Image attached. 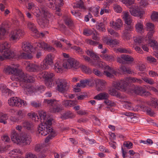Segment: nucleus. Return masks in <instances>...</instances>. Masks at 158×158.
<instances>
[{
  "mask_svg": "<svg viewBox=\"0 0 158 158\" xmlns=\"http://www.w3.org/2000/svg\"><path fill=\"white\" fill-rule=\"evenodd\" d=\"M39 114L41 122H43V123L39 125L38 131L43 136H45L49 133H51L45 139V142L48 143L50 139L57 135V133L53 131V130L51 127L53 119L48 115H47L45 112L41 111L40 112Z\"/></svg>",
  "mask_w": 158,
  "mask_h": 158,
  "instance_id": "f257e3e1",
  "label": "nucleus"
},
{
  "mask_svg": "<svg viewBox=\"0 0 158 158\" xmlns=\"http://www.w3.org/2000/svg\"><path fill=\"white\" fill-rule=\"evenodd\" d=\"M10 44L7 42L0 44V60L14 58L26 59L32 58V56L30 53L22 52L19 55L18 53L10 50Z\"/></svg>",
  "mask_w": 158,
  "mask_h": 158,
  "instance_id": "f03ea898",
  "label": "nucleus"
},
{
  "mask_svg": "<svg viewBox=\"0 0 158 158\" xmlns=\"http://www.w3.org/2000/svg\"><path fill=\"white\" fill-rule=\"evenodd\" d=\"M4 72L6 74H13L10 79L13 81L32 82L34 81V78L32 76L24 74L21 70L13 67L9 66L5 68Z\"/></svg>",
  "mask_w": 158,
  "mask_h": 158,
  "instance_id": "7ed1b4c3",
  "label": "nucleus"
},
{
  "mask_svg": "<svg viewBox=\"0 0 158 158\" xmlns=\"http://www.w3.org/2000/svg\"><path fill=\"white\" fill-rule=\"evenodd\" d=\"M41 11L36 6L32 11L34 15L38 18L37 21L38 24L42 28L47 27L49 24L48 19L52 15L45 7L41 6Z\"/></svg>",
  "mask_w": 158,
  "mask_h": 158,
  "instance_id": "20e7f679",
  "label": "nucleus"
},
{
  "mask_svg": "<svg viewBox=\"0 0 158 158\" xmlns=\"http://www.w3.org/2000/svg\"><path fill=\"white\" fill-rule=\"evenodd\" d=\"M142 81L140 79L135 77H127L124 79L114 81L112 85L116 89L121 90L123 91H127V86L130 83H141Z\"/></svg>",
  "mask_w": 158,
  "mask_h": 158,
  "instance_id": "39448f33",
  "label": "nucleus"
},
{
  "mask_svg": "<svg viewBox=\"0 0 158 158\" xmlns=\"http://www.w3.org/2000/svg\"><path fill=\"white\" fill-rule=\"evenodd\" d=\"M11 138L12 141L17 144H20L22 143L23 145H29L31 141L30 136L27 134L23 135L20 139L19 134L15 130L12 131Z\"/></svg>",
  "mask_w": 158,
  "mask_h": 158,
  "instance_id": "423d86ee",
  "label": "nucleus"
},
{
  "mask_svg": "<svg viewBox=\"0 0 158 158\" xmlns=\"http://www.w3.org/2000/svg\"><path fill=\"white\" fill-rule=\"evenodd\" d=\"M44 102L51 106L50 111L52 112H59L62 110L61 106L58 103V101L53 99L48 100L45 99Z\"/></svg>",
  "mask_w": 158,
  "mask_h": 158,
  "instance_id": "0eeeda50",
  "label": "nucleus"
},
{
  "mask_svg": "<svg viewBox=\"0 0 158 158\" xmlns=\"http://www.w3.org/2000/svg\"><path fill=\"white\" fill-rule=\"evenodd\" d=\"M42 77L45 80V84L48 87H51L53 86V78L54 74L51 72L45 71L42 73Z\"/></svg>",
  "mask_w": 158,
  "mask_h": 158,
  "instance_id": "6e6552de",
  "label": "nucleus"
},
{
  "mask_svg": "<svg viewBox=\"0 0 158 158\" xmlns=\"http://www.w3.org/2000/svg\"><path fill=\"white\" fill-rule=\"evenodd\" d=\"M23 35V31L20 29H16L12 31L9 35L11 40L16 41L19 40L20 37Z\"/></svg>",
  "mask_w": 158,
  "mask_h": 158,
  "instance_id": "1a4fd4ad",
  "label": "nucleus"
},
{
  "mask_svg": "<svg viewBox=\"0 0 158 158\" xmlns=\"http://www.w3.org/2000/svg\"><path fill=\"white\" fill-rule=\"evenodd\" d=\"M78 65V62L73 58H69L67 61L63 64V67L66 69H70L71 68L77 69Z\"/></svg>",
  "mask_w": 158,
  "mask_h": 158,
  "instance_id": "9d476101",
  "label": "nucleus"
},
{
  "mask_svg": "<svg viewBox=\"0 0 158 158\" xmlns=\"http://www.w3.org/2000/svg\"><path fill=\"white\" fill-rule=\"evenodd\" d=\"M57 84V90L60 93H64L69 89V85L65 80H60Z\"/></svg>",
  "mask_w": 158,
  "mask_h": 158,
  "instance_id": "9b49d317",
  "label": "nucleus"
},
{
  "mask_svg": "<svg viewBox=\"0 0 158 158\" xmlns=\"http://www.w3.org/2000/svg\"><path fill=\"white\" fill-rule=\"evenodd\" d=\"M26 69L28 71L35 73L40 72V65L37 63H31L27 62L25 64Z\"/></svg>",
  "mask_w": 158,
  "mask_h": 158,
  "instance_id": "f8f14e48",
  "label": "nucleus"
},
{
  "mask_svg": "<svg viewBox=\"0 0 158 158\" xmlns=\"http://www.w3.org/2000/svg\"><path fill=\"white\" fill-rule=\"evenodd\" d=\"M49 8L52 9H55L56 7L59 8L64 4L63 0H50L48 3H46Z\"/></svg>",
  "mask_w": 158,
  "mask_h": 158,
  "instance_id": "ddd939ff",
  "label": "nucleus"
},
{
  "mask_svg": "<svg viewBox=\"0 0 158 158\" xmlns=\"http://www.w3.org/2000/svg\"><path fill=\"white\" fill-rule=\"evenodd\" d=\"M152 37L148 38V36L145 37V42L147 44L152 47L155 51L158 54V44L155 40L152 39Z\"/></svg>",
  "mask_w": 158,
  "mask_h": 158,
  "instance_id": "4468645a",
  "label": "nucleus"
},
{
  "mask_svg": "<svg viewBox=\"0 0 158 158\" xmlns=\"http://www.w3.org/2000/svg\"><path fill=\"white\" fill-rule=\"evenodd\" d=\"M130 11L131 14L135 16L140 17L144 14V11L141 10L137 6H133L130 8Z\"/></svg>",
  "mask_w": 158,
  "mask_h": 158,
  "instance_id": "2eb2a0df",
  "label": "nucleus"
},
{
  "mask_svg": "<svg viewBox=\"0 0 158 158\" xmlns=\"http://www.w3.org/2000/svg\"><path fill=\"white\" fill-rule=\"evenodd\" d=\"M23 88V92L28 95H33L36 94L37 90L35 87L31 85H26Z\"/></svg>",
  "mask_w": 158,
  "mask_h": 158,
  "instance_id": "dca6fc26",
  "label": "nucleus"
},
{
  "mask_svg": "<svg viewBox=\"0 0 158 158\" xmlns=\"http://www.w3.org/2000/svg\"><path fill=\"white\" fill-rule=\"evenodd\" d=\"M118 73L113 68H111L108 65H106L105 67L104 74L107 77L113 78L114 75H116Z\"/></svg>",
  "mask_w": 158,
  "mask_h": 158,
  "instance_id": "f3484780",
  "label": "nucleus"
},
{
  "mask_svg": "<svg viewBox=\"0 0 158 158\" xmlns=\"http://www.w3.org/2000/svg\"><path fill=\"white\" fill-rule=\"evenodd\" d=\"M21 99L17 97H12L8 100V103L9 106L18 108L21 107Z\"/></svg>",
  "mask_w": 158,
  "mask_h": 158,
  "instance_id": "a211bd4d",
  "label": "nucleus"
},
{
  "mask_svg": "<svg viewBox=\"0 0 158 158\" xmlns=\"http://www.w3.org/2000/svg\"><path fill=\"white\" fill-rule=\"evenodd\" d=\"M95 83L96 85V89L97 91H101L105 89L106 85V83L105 81L98 79L96 80Z\"/></svg>",
  "mask_w": 158,
  "mask_h": 158,
  "instance_id": "6ab92c4d",
  "label": "nucleus"
},
{
  "mask_svg": "<svg viewBox=\"0 0 158 158\" xmlns=\"http://www.w3.org/2000/svg\"><path fill=\"white\" fill-rule=\"evenodd\" d=\"M110 26L116 30H120L123 26V23L121 20L118 19L115 21L111 20L110 23Z\"/></svg>",
  "mask_w": 158,
  "mask_h": 158,
  "instance_id": "aec40b11",
  "label": "nucleus"
},
{
  "mask_svg": "<svg viewBox=\"0 0 158 158\" xmlns=\"http://www.w3.org/2000/svg\"><path fill=\"white\" fill-rule=\"evenodd\" d=\"M22 50L25 52H35V48L30 43L27 42L22 43L21 47Z\"/></svg>",
  "mask_w": 158,
  "mask_h": 158,
  "instance_id": "412c9836",
  "label": "nucleus"
},
{
  "mask_svg": "<svg viewBox=\"0 0 158 158\" xmlns=\"http://www.w3.org/2000/svg\"><path fill=\"white\" fill-rule=\"evenodd\" d=\"M145 37H139L136 39V42L142 46L144 51L148 52V48L147 45H145L146 44L145 42Z\"/></svg>",
  "mask_w": 158,
  "mask_h": 158,
  "instance_id": "4be33fe9",
  "label": "nucleus"
},
{
  "mask_svg": "<svg viewBox=\"0 0 158 158\" xmlns=\"http://www.w3.org/2000/svg\"><path fill=\"white\" fill-rule=\"evenodd\" d=\"M146 26L147 30L149 31L147 34V36H148V38L152 37L154 32L153 24L150 23H146Z\"/></svg>",
  "mask_w": 158,
  "mask_h": 158,
  "instance_id": "5701e85b",
  "label": "nucleus"
},
{
  "mask_svg": "<svg viewBox=\"0 0 158 158\" xmlns=\"http://www.w3.org/2000/svg\"><path fill=\"white\" fill-rule=\"evenodd\" d=\"M54 57L55 56L53 54H49L45 56L43 60L49 66H51L53 64V60Z\"/></svg>",
  "mask_w": 158,
  "mask_h": 158,
  "instance_id": "b1692460",
  "label": "nucleus"
},
{
  "mask_svg": "<svg viewBox=\"0 0 158 158\" xmlns=\"http://www.w3.org/2000/svg\"><path fill=\"white\" fill-rule=\"evenodd\" d=\"M27 24L28 28L33 32V34H37L36 35L37 37L39 36L38 34V31L35 24L30 22H27Z\"/></svg>",
  "mask_w": 158,
  "mask_h": 158,
  "instance_id": "393cba45",
  "label": "nucleus"
},
{
  "mask_svg": "<svg viewBox=\"0 0 158 158\" xmlns=\"http://www.w3.org/2000/svg\"><path fill=\"white\" fill-rule=\"evenodd\" d=\"M109 96L108 94L106 92H103L100 93L96 95L94 98L98 100H106L108 98Z\"/></svg>",
  "mask_w": 158,
  "mask_h": 158,
  "instance_id": "a878e982",
  "label": "nucleus"
},
{
  "mask_svg": "<svg viewBox=\"0 0 158 158\" xmlns=\"http://www.w3.org/2000/svg\"><path fill=\"white\" fill-rule=\"evenodd\" d=\"M73 7L74 9L78 8L81 10V11H84L85 10V8L84 5V3L81 1L73 3Z\"/></svg>",
  "mask_w": 158,
  "mask_h": 158,
  "instance_id": "bb28decb",
  "label": "nucleus"
},
{
  "mask_svg": "<svg viewBox=\"0 0 158 158\" xmlns=\"http://www.w3.org/2000/svg\"><path fill=\"white\" fill-rule=\"evenodd\" d=\"M47 43L44 41H39L35 42L34 44V48L35 47L37 48H40L41 49H43L45 50V48L47 46Z\"/></svg>",
  "mask_w": 158,
  "mask_h": 158,
  "instance_id": "cd10ccee",
  "label": "nucleus"
},
{
  "mask_svg": "<svg viewBox=\"0 0 158 158\" xmlns=\"http://www.w3.org/2000/svg\"><path fill=\"white\" fill-rule=\"evenodd\" d=\"M23 126L28 130H32L34 129V125L31 121H25L23 123Z\"/></svg>",
  "mask_w": 158,
  "mask_h": 158,
  "instance_id": "c85d7f7f",
  "label": "nucleus"
},
{
  "mask_svg": "<svg viewBox=\"0 0 158 158\" xmlns=\"http://www.w3.org/2000/svg\"><path fill=\"white\" fill-rule=\"evenodd\" d=\"M63 67L62 64L60 62L58 61L54 64L53 69L57 73H61L63 69Z\"/></svg>",
  "mask_w": 158,
  "mask_h": 158,
  "instance_id": "c756f323",
  "label": "nucleus"
},
{
  "mask_svg": "<svg viewBox=\"0 0 158 158\" xmlns=\"http://www.w3.org/2000/svg\"><path fill=\"white\" fill-rule=\"evenodd\" d=\"M77 103L76 101L64 100L62 102V105L65 107L72 106Z\"/></svg>",
  "mask_w": 158,
  "mask_h": 158,
  "instance_id": "7c9ffc66",
  "label": "nucleus"
},
{
  "mask_svg": "<svg viewBox=\"0 0 158 158\" xmlns=\"http://www.w3.org/2000/svg\"><path fill=\"white\" fill-rule=\"evenodd\" d=\"M106 42L107 44L112 47L115 46L119 43V40L116 39H108L106 40Z\"/></svg>",
  "mask_w": 158,
  "mask_h": 158,
  "instance_id": "2f4dec72",
  "label": "nucleus"
},
{
  "mask_svg": "<svg viewBox=\"0 0 158 158\" xmlns=\"http://www.w3.org/2000/svg\"><path fill=\"white\" fill-rule=\"evenodd\" d=\"M144 89L142 87L137 86L135 87L133 89L131 90L130 93H134L136 94L141 95Z\"/></svg>",
  "mask_w": 158,
  "mask_h": 158,
  "instance_id": "473e14b6",
  "label": "nucleus"
},
{
  "mask_svg": "<svg viewBox=\"0 0 158 158\" xmlns=\"http://www.w3.org/2000/svg\"><path fill=\"white\" fill-rule=\"evenodd\" d=\"M41 111H40L39 112V114L40 112ZM44 112V111H43ZM27 115L29 117L31 118L33 120H35V121H38L39 120L41 122V124L43 122H41V120L40 119V114H39V117L40 118H39V116L36 115L35 114V113H29L27 114Z\"/></svg>",
  "mask_w": 158,
  "mask_h": 158,
  "instance_id": "72a5a7b5",
  "label": "nucleus"
},
{
  "mask_svg": "<svg viewBox=\"0 0 158 158\" xmlns=\"http://www.w3.org/2000/svg\"><path fill=\"white\" fill-rule=\"evenodd\" d=\"M123 107L129 110H134L135 111L134 109V105L131 103L126 101L124 102V103L123 105Z\"/></svg>",
  "mask_w": 158,
  "mask_h": 158,
  "instance_id": "f704fd0d",
  "label": "nucleus"
},
{
  "mask_svg": "<svg viewBox=\"0 0 158 158\" xmlns=\"http://www.w3.org/2000/svg\"><path fill=\"white\" fill-rule=\"evenodd\" d=\"M8 119V116L6 114L0 113V123L5 124L7 123L6 120Z\"/></svg>",
  "mask_w": 158,
  "mask_h": 158,
  "instance_id": "c9c22d12",
  "label": "nucleus"
},
{
  "mask_svg": "<svg viewBox=\"0 0 158 158\" xmlns=\"http://www.w3.org/2000/svg\"><path fill=\"white\" fill-rule=\"evenodd\" d=\"M137 32L139 33L143 32L144 29L143 27V24L141 22H138L135 25Z\"/></svg>",
  "mask_w": 158,
  "mask_h": 158,
  "instance_id": "e433bc0d",
  "label": "nucleus"
},
{
  "mask_svg": "<svg viewBox=\"0 0 158 158\" xmlns=\"http://www.w3.org/2000/svg\"><path fill=\"white\" fill-rule=\"evenodd\" d=\"M100 7L98 6L91 8L90 9V10L92 12L93 14L95 16L97 17L99 15V9Z\"/></svg>",
  "mask_w": 158,
  "mask_h": 158,
  "instance_id": "4c0bfd02",
  "label": "nucleus"
},
{
  "mask_svg": "<svg viewBox=\"0 0 158 158\" xmlns=\"http://www.w3.org/2000/svg\"><path fill=\"white\" fill-rule=\"evenodd\" d=\"M49 65L43 60L40 65V71L41 72L44 70L48 69L49 68Z\"/></svg>",
  "mask_w": 158,
  "mask_h": 158,
  "instance_id": "58836bf2",
  "label": "nucleus"
},
{
  "mask_svg": "<svg viewBox=\"0 0 158 158\" xmlns=\"http://www.w3.org/2000/svg\"><path fill=\"white\" fill-rule=\"evenodd\" d=\"M148 104L155 108L157 107L158 108V100L156 98H152Z\"/></svg>",
  "mask_w": 158,
  "mask_h": 158,
  "instance_id": "ea45409f",
  "label": "nucleus"
},
{
  "mask_svg": "<svg viewBox=\"0 0 158 158\" xmlns=\"http://www.w3.org/2000/svg\"><path fill=\"white\" fill-rule=\"evenodd\" d=\"M21 151L19 149H15L12 150L9 152V156L11 157H15V158L16 156L18 154H19Z\"/></svg>",
  "mask_w": 158,
  "mask_h": 158,
  "instance_id": "a19ab883",
  "label": "nucleus"
},
{
  "mask_svg": "<svg viewBox=\"0 0 158 158\" xmlns=\"http://www.w3.org/2000/svg\"><path fill=\"white\" fill-rule=\"evenodd\" d=\"M120 69L122 72H125L127 74H132L134 72L133 71L128 67H126L125 66H122L120 68Z\"/></svg>",
  "mask_w": 158,
  "mask_h": 158,
  "instance_id": "79ce46f5",
  "label": "nucleus"
},
{
  "mask_svg": "<svg viewBox=\"0 0 158 158\" xmlns=\"http://www.w3.org/2000/svg\"><path fill=\"white\" fill-rule=\"evenodd\" d=\"M100 56L103 59L106 60L112 61L114 60V57L110 55L103 54Z\"/></svg>",
  "mask_w": 158,
  "mask_h": 158,
  "instance_id": "37998d69",
  "label": "nucleus"
},
{
  "mask_svg": "<svg viewBox=\"0 0 158 158\" xmlns=\"http://www.w3.org/2000/svg\"><path fill=\"white\" fill-rule=\"evenodd\" d=\"M121 58L124 60L127 61H133L134 60L133 58L131 56L126 54L121 55Z\"/></svg>",
  "mask_w": 158,
  "mask_h": 158,
  "instance_id": "c03bdc74",
  "label": "nucleus"
},
{
  "mask_svg": "<svg viewBox=\"0 0 158 158\" xmlns=\"http://www.w3.org/2000/svg\"><path fill=\"white\" fill-rule=\"evenodd\" d=\"M86 54L91 57L93 58L94 60H96L99 58L98 56L96 55L91 50H87L86 52Z\"/></svg>",
  "mask_w": 158,
  "mask_h": 158,
  "instance_id": "a18cd8bd",
  "label": "nucleus"
},
{
  "mask_svg": "<svg viewBox=\"0 0 158 158\" xmlns=\"http://www.w3.org/2000/svg\"><path fill=\"white\" fill-rule=\"evenodd\" d=\"M1 88L2 93H5L6 94H7L8 95H9L10 94L12 91L10 89L7 88L5 85L1 86Z\"/></svg>",
  "mask_w": 158,
  "mask_h": 158,
  "instance_id": "49530a36",
  "label": "nucleus"
},
{
  "mask_svg": "<svg viewBox=\"0 0 158 158\" xmlns=\"http://www.w3.org/2000/svg\"><path fill=\"white\" fill-rule=\"evenodd\" d=\"M6 34V31L5 28L2 27H0V39L3 38Z\"/></svg>",
  "mask_w": 158,
  "mask_h": 158,
  "instance_id": "de8ad7c7",
  "label": "nucleus"
},
{
  "mask_svg": "<svg viewBox=\"0 0 158 158\" xmlns=\"http://www.w3.org/2000/svg\"><path fill=\"white\" fill-rule=\"evenodd\" d=\"M17 115L18 116V118L20 119H22L25 116V114L24 111L22 110H19L16 113Z\"/></svg>",
  "mask_w": 158,
  "mask_h": 158,
  "instance_id": "09e8293b",
  "label": "nucleus"
},
{
  "mask_svg": "<svg viewBox=\"0 0 158 158\" xmlns=\"http://www.w3.org/2000/svg\"><path fill=\"white\" fill-rule=\"evenodd\" d=\"M88 82V81L87 80H81L80 81V83H77V86L84 88L86 85V84Z\"/></svg>",
  "mask_w": 158,
  "mask_h": 158,
  "instance_id": "8fccbe9b",
  "label": "nucleus"
},
{
  "mask_svg": "<svg viewBox=\"0 0 158 158\" xmlns=\"http://www.w3.org/2000/svg\"><path fill=\"white\" fill-rule=\"evenodd\" d=\"M109 93L111 95L118 96H119L118 93L114 88H111L109 90Z\"/></svg>",
  "mask_w": 158,
  "mask_h": 158,
  "instance_id": "3c124183",
  "label": "nucleus"
},
{
  "mask_svg": "<svg viewBox=\"0 0 158 158\" xmlns=\"http://www.w3.org/2000/svg\"><path fill=\"white\" fill-rule=\"evenodd\" d=\"M145 82L150 85H153L154 84L155 82L153 79L151 78H148L147 77H144L142 78Z\"/></svg>",
  "mask_w": 158,
  "mask_h": 158,
  "instance_id": "603ef678",
  "label": "nucleus"
},
{
  "mask_svg": "<svg viewBox=\"0 0 158 158\" xmlns=\"http://www.w3.org/2000/svg\"><path fill=\"white\" fill-rule=\"evenodd\" d=\"M93 31L91 29L87 28L84 30L83 34L87 36H89L93 33Z\"/></svg>",
  "mask_w": 158,
  "mask_h": 158,
  "instance_id": "864d4df0",
  "label": "nucleus"
},
{
  "mask_svg": "<svg viewBox=\"0 0 158 158\" xmlns=\"http://www.w3.org/2000/svg\"><path fill=\"white\" fill-rule=\"evenodd\" d=\"M151 18L154 21H158V12H153L151 15Z\"/></svg>",
  "mask_w": 158,
  "mask_h": 158,
  "instance_id": "5fc2aeb1",
  "label": "nucleus"
},
{
  "mask_svg": "<svg viewBox=\"0 0 158 158\" xmlns=\"http://www.w3.org/2000/svg\"><path fill=\"white\" fill-rule=\"evenodd\" d=\"M96 28L100 31H104L105 30L104 25L102 23H99L96 25Z\"/></svg>",
  "mask_w": 158,
  "mask_h": 158,
  "instance_id": "6e6d98bb",
  "label": "nucleus"
},
{
  "mask_svg": "<svg viewBox=\"0 0 158 158\" xmlns=\"http://www.w3.org/2000/svg\"><path fill=\"white\" fill-rule=\"evenodd\" d=\"M117 50L121 53H130L131 52V50L123 48H118Z\"/></svg>",
  "mask_w": 158,
  "mask_h": 158,
  "instance_id": "4d7b16f0",
  "label": "nucleus"
},
{
  "mask_svg": "<svg viewBox=\"0 0 158 158\" xmlns=\"http://www.w3.org/2000/svg\"><path fill=\"white\" fill-rule=\"evenodd\" d=\"M27 8L28 10L32 11L36 6L35 3L33 2H30L28 3Z\"/></svg>",
  "mask_w": 158,
  "mask_h": 158,
  "instance_id": "13d9d810",
  "label": "nucleus"
},
{
  "mask_svg": "<svg viewBox=\"0 0 158 158\" xmlns=\"http://www.w3.org/2000/svg\"><path fill=\"white\" fill-rule=\"evenodd\" d=\"M71 12L72 15L74 16L77 19L81 18V14L80 13L73 10H71Z\"/></svg>",
  "mask_w": 158,
  "mask_h": 158,
  "instance_id": "bf43d9fd",
  "label": "nucleus"
},
{
  "mask_svg": "<svg viewBox=\"0 0 158 158\" xmlns=\"http://www.w3.org/2000/svg\"><path fill=\"white\" fill-rule=\"evenodd\" d=\"M35 88L36 89L37 92L36 93H41L44 91L45 90V88L44 86L43 85H40V86H37L35 87Z\"/></svg>",
  "mask_w": 158,
  "mask_h": 158,
  "instance_id": "052dcab7",
  "label": "nucleus"
},
{
  "mask_svg": "<svg viewBox=\"0 0 158 158\" xmlns=\"http://www.w3.org/2000/svg\"><path fill=\"white\" fill-rule=\"evenodd\" d=\"M123 145L128 149H131L132 148L133 145L132 143L130 141H125Z\"/></svg>",
  "mask_w": 158,
  "mask_h": 158,
  "instance_id": "680f3d73",
  "label": "nucleus"
},
{
  "mask_svg": "<svg viewBox=\"0 0 158 158\" xmlns=\"http://www.w3.org/2000/svg\"><path fill=\"white\" fill-rule=\"evenodd\" d=\"M64 21L65 23L67 25H70L72 24V21L71 19L69 17L65 16L64 17Z\"/></svg>",
  "mask_w": 158,
  "mask_h": 158,
  "instance_id": "e2e57ef3",
  "label": "nucleus"
},
{
  "mask_svg": "<svg viewBox=\"0 0 158 158\" xmlns=\"http://www.w3.org/2000/svg\"><path fill=\"white\" fill-rule=\"evenodd\" d=\"M114 9L115 12L118 13H120L122 11V8L121 7L117 4L114 5Z\"/></svg>",
  "mask_w": 158,
  "mask_h": 158,
  "instance_id": "0e129e2a",
  "label": "nucleus"
},
{
  "mask_svg": "<svg viewBox=\"0 0 158 158\" xmlns=\"http://www.w3.org/2000/svg\"><path fill=\"white\" fill-rule=\"evenodd\" d=\"M145 111L146 112L147 114L151 116H153L154 114V112L152 111L151 109L150 108L145 107Z\"/></svg>",
  "mask_w": 158,
  "mask_h": 158,
  "instance_id": "69168bd1",
  "label": "nucleus"
},
{
  "mask_svg": "<svg viewBox=\"0 0 158 158\" xmlns=\"http://www.w3.org/2000/svg\"><path fill=\"white\" fill-rule=\"evenodd\" d=\"M82 70L85 73H91V70L88 67L85 65H82L81 67Z\"/></svg>",
  "mask_w": 158,
  "mask_h": 158,
  "instance_id": "338daca9",
  "label": "nucleus"
},
{
  "mask_svg": "<svg viewBox=\"0 0 158 158\" xmlns=\"http://www.w3.org/2000/svg\"><path fill=\"white\" fill-rule=\"evenodd\" d=\"M31 104L32 106L35 107H40L41 105V104L40 103L35 101L31 102Z\"/></svg>",
  "mask_w": 158,
  "mask_h": 158,
  "instance_id": "774afa93",
  "label": "nucleus"
}]
</instances>
